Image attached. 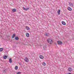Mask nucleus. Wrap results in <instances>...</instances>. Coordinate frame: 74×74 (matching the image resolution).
I'll return each mask as SVG.
<instances>
[{
    "instance_id": "7ed1b4c3",
    "label": "nucleus",
    "mask_w": 74,
    "mask_h": 74,
    "mask_svg": "<svg viewBox=\"0 0 74 74\" xmlns=\"http://www.w3.org/2000/svg\"><path fill=\"white\" fill-rule=\"evenodd\" d=\"M57 43L59 45H62V44H63V43H62V42H61V41H58L57 42Z\"/></svg>"
},
{
    "instance_id": "aec40b11",
    "label": "nucleus",
    "mask_w": 74,
    "mask_h": 74,
    "mask_svg": "<svg viewBox=\"0 0 74 74\" xmlns=\"http://www.w3.org/2000/svg\"><path fill=\"white\" fill-rule=\"evenodd\" d=\"M15 34H14L12 36V38H14L15 37Z\"/></svg>"
},
{
    "instance_id": "20e7f679",
    "label": "nucleus",
    "mask_w": 74,
    "mask_h": 74,
    "mask_svg": "<svg viewBox=\"0 0 74 74\" xmlns=\"http://www.w3.org/2000/svg\"><path fill=\"white\" fill-rule=\"evenodd\" d=\"M45 36L47 37H49V34L48 33H46L45 34Z\"/></svg>"
},
{
    "instance_id": "1a4fd4ad",
    "label": "nucleus",
    "mask_w": 74,
    "mask_h": 74,
    "mask_svg": "<svg viewBox=\"0 0 74 74\" xmlns=\"http://www.w3.org/2000/svg\"><path fill=\"white\" fill-rule=\"evenodd\" d=\"M15 70H17L18 69V66H16L14 68Z\"/></svg>"
},
{
    "instance_id": "f257e3e1",
    "label": "nucleus",
    "mask_w": 74,
    "mask_h": 74,
    "mask_svg": "<svg viewBox=\"0 0 74 74\" xmlns=\"http://www.w3.org/2000/svg\"><path fill=\"white\" fill-rule=\"evenodd\" d=\"M47 41L49 43V44H50L52 43V40L51 39H48L47 40Z\"/></svg>"
},
{
    "instance_id": "2eb2a0df",
    "label": "nucleus",
    "mask_w": 74,
    "mask_h": 74,
    "mask_svg": "<svg viewBox=\"0 0 74 74\" xmlns=\"http://www.w3.org/2000/svg\"><path fill=\"white\" fill-rule=\"evenodd\" d=\"M15 39L16 40H19V38H18V37L16 36V37H15Z\"/></svg>"
},
{
    "instance_id": "f8f14e48",
    "label": "nucleus",
    "mask_w": 74,
    "mask_h": 74,
    "mask_svg": "<svg viewBox=\"0 0 74 74\" xmlns=\"http://www.w3.org/2000/svg\"><path fill=\"white\" fill-rule=\"evenodd\" d=\"M62 25H66V23L64 21H62Z\"/></svg>"
},
{
    "instance_id": "9d476101",
    "label": "nucleus",
    "mask_w": 74,
    "mask_h": 74,
    "mask_svg": "<svg viewBox=\"0 0 74 74\" xmlns=\"http://www.w3.org/2000/svg\"><path fill=\"white\" fill-rule=\"evenodd\" d=\"M58 15H60V10H58Z\"/></svg>"
},
{
    "instance_id": "4be33fe9",
    "label": "nucleus",
    "mask_w": 74,
    "mask_h": 74,
    "mask_svg": "<svg viewBox=\"0 0 74 74\" xmlns=\"http://www.w3.org/2000/svg\"><path fill=\"white\" fill-rule=\"evenodd\" d=\"M42 64L43 66H46V64H45V62H43L42 63Z\"/></svg>"
},
{
    "instance_id": "6e6552de",
    "label": "nucleus",
    "mask_w": 74,
    "mask_h": 74,
    "mask_svg": "<svg viewBox=\"0 0 74 74\" xmlns=\"http://www.w3.org/2000/svg\"><path fill=\"white\" fill-rule=\"evenodd\" d=\"M39 58H40V59H44V56L42 55H40L39 56Z\"/></svg>"
},
{
    "instance_id": "0eeeda50",
    "label": "nucleus",
    "mask_w": 74,
    "mask_h": 74,
    "mask_svg": "<svg viewBox=\"0 0 74 74\" xmlns=\"http://www.w3.org/2000/svg\"><path fill=\"white\" fill-rule=\"evenodd\" d=\"M68 70L69 71H72V69H71V68L70 67H69L68 68Z\"/></svg>"
},
{
    "instance_id": "9b49d317",
    "label": "nucleus",
    "mask_w": 74,
    "mask_h": 74,
    "mask_svg": "<svg viewBox=\"0 0 74 74\" xmlns=\"http://www.w3.org/2000/svg\"><path fill=\"white\" fill-rule=\"evenodd\" d=\"M69 5L71 7H73V4L72 3H69Z\"/></svg>"
},
{
    "instance_id": "423d86ee",
    "label": "nucleus",
    "mask_w": 74,
    "mask_h": 74,
    "mask_svg": "<svg viewBox=\"0 0 74 74\" xmlns=\"http://www.w3.org/2000/svg\"><path fill=\"white\" fill-rule=\"evenodd\" d=\"M23 10H25V11H27V10L29 9V8H25V7H23Z\"/></svg>"
},
{
    "instance_id": "ddd939ff",
    "label": "nucleus",
    "mask_w": 74,
    "mask_h": 74,
    "mask_svg": "<svg viewBox=\"0 0 74 74\" xmlns=\"http://www.w3.org/2000/svg\"><path fill=\"white\" fill-rule=\"evenodd\" d=\"M9 62L10 63H12V58H10V59H9Z\"/></svg>"
},
{
    "instance_id": "412c9836",
    "label": "nucleus",
    "mask_w": 74,
    "mask_h": 74,
    "mask_svg": "<svg viewBox=\"0 0 74 74\" xmlns=\"http://www.w3.org/2000/svg\"><path fill=\"white\" fill-rule=\"evenodd\" d=\"M26 29H27V30H29V29H30V28L28 27H26Z\"/></svg>"
},
{
    "instance_id": "b1692460",
    "label": "nucleus",
    "mask_w": 74,
    "mask_h": 74,
    "mask_svg": "<svg viewBox=\"0 0 74 74\" xmlns=\"http://www.w3.org/2000/svg\"><path fill=\"white\" fill-rule=\"evenodd\" d=\"M67 74H71V73H68Z\"/></svg>"
},
{
    "instance_id": "393cba45",
    "label": "nucleus",
    "mask_w": 74,
    "mask_h": 74,
    "mask_svg": "<svg viewBox=\"0 0 74 74\" xmlns=\"http://www.w3.org/2000/svg\"><path fill=\"white\" fill-rule=\"evenodd\" d=\"M0 46H1V45H0Z\"/></svg>"
},
{
    "instance_id": "39448f33",
    "label": "nucleus",
    "mask_w": 74,
    "mask_h": 74,
    "mask_svg": "<svg viewBox=\"0 0 74 74\" xmlns=\"http://www.w3.org/2000/svg\"><path fill=\"white\" fill-rule=\"evenodd\" d=\"M16 11V10L15 8L13 9L12 11V12H15Z\"/></svg>"
},
{
    "instance_id": "4468645a",
    "label": "nucleus",
    "mask_w": 74,
    "mask_h": 74,
    "mask_svg": "<svg viewBox=\"0 0 74 74\" xmlns=\"http://www.w3.org/2000/svg\"><path fill=\"white\" fill-rule=\"evenodd\" d=\"M29 34L28 33H27L26 34V36L27 37H29Z\"/></svg>"
},
{
    "instance_id": "5701e85b",
    "label": "nucleus",
    "mask_w": 74,
    "mask_h": 74,
    "mask_svg": "<svg viewBox=\"0 0 74 74\" xmlns=\"http://www.w3.org/2000/svg\"><path fill=\"white\" fill-rule=\"evenodd\" d=\"M21 73L20 72H18L17 73V74H21Z\"/></svg>"
},
{
    "instance_id": "dca6fc26",
    "label": "nucleus",
    "mask_w": 74,
    "mask_h": 74,
    "mask_svg": "<svg viewBox=\"0 0 74 74\" xmlns=\"http://www.w3.org/2000/svg\"><path fill=\"white\" fill-rule=\"evenodd\" d=\"M68 10H69V11H71V10H72V9H71V8H69V7L68 8Z\"/></svg>"
},
{
    "instance_id": "f3484780",
    "label": "nucleus",
    "mask_w": 74,
    "mask_h": 74,
    "mask_svg": "<svg viewBox=\"0 0 74 74\" xmlns=\"http://www.w3.org/2000/svg\"><path fill=\"white\" fill-rule=\"evenodd\" d=\"M43 49H44L45 50H47V47H46V46H44Z\"/></svg>"
},
{
    "instance_id": "6ab92c4d",
    "label": "nucleus",
    "mask_w": 74,
    "mask_h": 74,
    "mask_svg": "<svg viewBox=\"0 0 74 74\" xmlns=\"http://www.w3.org/2000/svg\"><path fill=\"white\" fill-rule=\"evenodd\" d=\"M7 56H4L3 57V58L4 59H7Z\"/></svg>"
},
{
    "instance_id": "f03ea898",
    "label": "nucleus",
    "mask_w": 74,
    "mask_h": 74,
    "mask_svg": "<svg viewBox=\"0 0 74 74\" xmlns=\"http://www.w3.org/2000/svg\"><path fill=\"white\" fill-rule=\"evenodd\" d=\"M25 62H29V59L28 58H25L24 60Z\"/></svg>"
},
{
    "instance_id": "a211bd4d",
    "label": "nucleus",
    "mask_w": 74,
    "mask_h": 74,
    "mask_svg": "<svg viewBox=\"0 0 74 74\" xmlns=\"http://www.w3.org/2000/svg\"><path fill=\"white\" fill-rule=\"evenodd\" d=\"M3 51V48H0V52H2Z\"/></svg>"
}]
</instances>
